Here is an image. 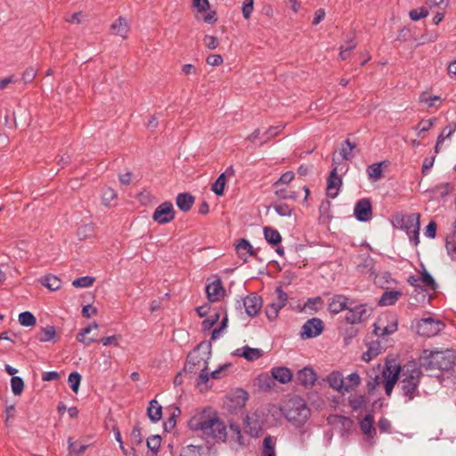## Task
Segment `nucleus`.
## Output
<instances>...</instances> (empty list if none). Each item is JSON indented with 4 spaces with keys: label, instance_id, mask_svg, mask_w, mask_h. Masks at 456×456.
Returning <instances> with one entry per match:
<instances>
[{
    "label": "nucleus",
    "instance_id": "obj_61",
    "mask_svg": "<svg viewBox=\"0 0 456 456\" xmlns=\"http://www.w3.org/2000/svg\"><path fill=\"white\" fill-rule=\"evenodd\" d=\"M131 439L132 444L135 445H140L142 443V436L141 434V428L138 424L135 425L131 432Z\"/></svg>",
    "mask_w": 456,
    "mask_h": 456
},
{
    "label": "nucleus",
    "instance_id": "obj_3",
    "mask_svg": "<svg viewBox=\"0 0 456 456\" xmlns=\"http://www.w3.org/2000/svg\"><path fill=\"white\" fill-rule=\"evenodd\" d=\"M287 420L296 427L303 426L310 415V410L305 400L299 396L290 398L282 409Z\"/></svg>",
    "mask_w": 456,
    "mask_h": 456
},
{
    "label": "nucleus",
    "instance_id": "obj_48",
    "mask_svg": "<svg viewBox=\"0 0 456 456\" xmlns=\"http://www.w3.org/2000/svg\"><path fill=\"white\" fill-rule=\"evenodd\" d=\"M81 379H82V376L77 371H73V372L69 373V378H68L69 386L70 389L76 394L78 392Z\"/></svg>",
    "mask_w": 456,
    "mask_h": 456
},
{
    "label": "nucleus",
    "instance_id": "obj_33",
    "mask_svg": "<svg viewBox=\"0 0 456 456\" xmlns=\"http://www.w3.org/2000/svg\"><path fill=\"white\" fill-rule=\"evenodd\" d=\"M264 236L265 240L272 246H278L282 240L280 232L276 229L269 226L264 228Z\"/></svg>",
    "mask_w": 456,
    "mask_h": 456
},
{
    "label": "nucleus",
    "instance_id": "obj_41",
    "mask_svg": "<svg viewBox=\"0 0 456 456\" xmlns=\"http://www.w3.org/2000/svg\"><path fill=\"white\" fill-rule=\"evenodd\" d=\"M262 456H276L275 443L271 436L264 438Z\"/></svg>",
    "mask_w": 456,
    "mask_h": 456
},
{
    "label": "nucleus",
    "instance_id": "obj_31",
    "mask_svg": "<svg viewBox=\"0 0 456 456\" xmlns=\"http://www.w3.org/2000/svg\"><path fill=\"white\" fill-rule=\"evenodd\" d=\"M402 376H408L411 379L413 378H420L422 376V371L415 361H409L407 363L402 367Z\"/></svg>",
    "mask_w": 456,
    "mask_h": 456
},
{
    "label": "nucleus",
    "instance_id": "obj_11",
    "mask_svg": "<svg viewBox=\"0 0 456 456\" xmlns=\"http://www.w3.org/2000/svg\"><path fill=\"white\" fill-rule=\"evenodd\" d=\"M245 307V311L247 314L250 317L256 316L263 305V299L256 293H251L242 299V301H238V307L241 308V306Z\"/></svg>",
    "mask_w": 456,
    "mask_h": 456
},
{
    "label": "nucleus",
    "instance_id": "obj_28",
    "mask_svg": "<svg viewBox=\"0 0 456 456\" xmlns=\"http://www.w3.org/2000/svg\"><path fill=\"white\" fill-rule=\"evenodd\" d=\"M147 416L151 422L156 423L162 418V406L157 400H151L147 408Z\"/></svg>",
    "mask_w": 456,
    "mask_h": 456
},
{
    "label": "nucleus",
    "instance_id": "obj_43",
    "mask_svg": "<svg viewBox=\"0 0 456 456\" xmlns=\"http://www.w3.org/2000/svg\"><path fill=\"white\" fill-rule=\"evenodd\" d=\"M19 322L24 327H33L37 323V319L32 313L25 311L19 314Z\"/></svg>",
    "mask_w": 456,
    "mask_h": 456
},
{
    "label": "nucleus",
    "instance_id": "obj_36",
    "mask_svg": "<svg viewBox=\"0 0 456 456\" xmlns=\"http://www.w3.org/2000/svg\"><path fill=\"white\" fill-rule=\"evenodd\" d=\"M229 428H230L229 437H230L231 441H234L241 447L245 446V441H244V437L241 434L240 425H238L236 423H230ZM227 436H228V434H227Z\"/></svg>",
    "mask_w": 456,
    "mask_h": 456
},
{
    "label": "nucleus",
    "instance_id": "obj_8",
    "mask_svg": "<svg viewBox=\"0 0 456 456\" xmlns=\"http://www.w3.org/2000/svg\"><path fill=\"white\" fill-rule=\"evenodd\" d=\"M175 217V212L171 201H165L159 205L153 215L152 219L159 224H166L173 221Z\"/></svg>",
    "mask_w": 456,
    "mask_h": 456
},
{
    "label": "nucleus",
    "instance_id": "obj_58",
    "mask_svg": "<svg viewBox=\"0 0 456 456\" xmlns=\"http://www.w3.org/2000/svg\"><path fill=\"white\" fill-rule=\"evenodd\" d=\"M294 172L287 171L283 173L275 183H273V186L277 188L280 184H289L294 179Z\"/></svg>",
    "mask_w": 456,
    "mask_h": 456
},
{
    "label": "nucleus",
    "instance_id": "obj_7",
    "mask_svg": "<svg viewBox=\"0 0 456 456\" xmlns=\"http://www.w3.org/2000/svg\"><path fill=\"white\" fill-rule=\"evenodd\" d=\"M420 378H413L402 376L398 386L400 394L405 398V403L411 402L415 397L419 396V386Z\"/></svg>",
    "mask_w": 456,
    "mask_h": 456
},
{
    "label": "nucleus",
    "instance_id": "obj_1",
    "mask_svg": "<svg viewBox=\"0 0 456 456\" xmlns=\"http://www.w3.org/2000/svg\"><path fill=\"white\" fill-rule=\"evenodd\" d=\"M188 427L193 431H202L206 438L211 437L216 442H225L227 439L226 426L216 412L212 415L205 410L198 412L189 419Z\"/></svg>",
    "mask_w": 456,
    "mask_h": 456
},
{
    "label": "nucleus",
    "instance_id": "obj_39",
    "mask_svg": "<svg viewBox=\"0 0 456 456\" xmlns=\"http://www.w3.org/2000/svg\"><path fill=\"white\" fill-rule=\"evenodd\" d=\"M454 190V185L452 183H443L436 185L430 191L440 198H445L451 191Z\"/></svg>",
    "mask_w": 456,
    "mask_h": 456
},
{
    "label": "nucleus",
    "instance_id": "obj_22",
    "mask_svg": "<svg viewBox=\"0 0 456 456\" xmlns=\"http://www.w3.org/2000/svg\"><path fill=\"white\" fill-rule=\"evenodd\" d=\"M271 374L275 381L281 384H287L291 381L293 373L291 370L285 366H276L272 368Z\"/></svg>",
    "mask_w": 456,
    "mask_h": 456
},
{
    "label": "nucleus",
    "instance_id": "obj_51",
    "mask_svg": "<svg viewBox=\"0 0 456 456\" xmlns=\"http://www.w3.org/2000/svg\"><path fill=\"white\" fill-rule=\"evenodd\" d=\"M11 388L14 395H20L24 389V381L20 377L13 376L11 379Z\"/></svg>",
    "mask_w": 456,
    "mask_h": 456
},
{
    "label": "nucleus",
    "instance_id": "obj_17",
    "mask_svg": "<svg viewBox=\"0 0 456 456\" xmlns=\"http://www.w3.org/2000/svg\"><path fill=\"white\" fill-rule=\"evenodd\" d=\"M381 382L380 364H378L376 368H372L367 372L366 388L368 395H373Z\"/></svg>",
    "mask_w": 456,
    "mask_h": 456
},
{
    "label": "nucleus",
    "instance_id": "obj_38",
    "mask_svg": "<svg viewBox=\"0 0 456 456\" xmlns=\"http://www.w3.org/2000/svg\"><path fill=\"white\" fill-rule=\"evenodd\" d=\"M369 398L366 395H359L354 397H349L348 403L353 411H357L362 408H366Z\"/></svg>",
    "mask_w": 456,
    "mask_h": 456
},
{
    "label": "nucleus",
    "instance_id": "obj_55",
    "mask_svg": "<svg viewBox=\"0 0 456 456\" xmlns=\"http://www.w3.org/2000/svg\"><path fill=\"white\" fill-rule=\"evenodd\" d=\"M436 118H432L429 119H422L418 125L414 127L415 130L419 131V134L425 133L428 131L436 123Z\"/></svg>",
    "mask_w": 456,
    "mask_h": 456
},
{
    "label": "nucleus",
    "instance_id": "obj_20",
    "mask_svg": "<svg viewBox=\"0 0 456 456\" xmlns=\"http://www.w3.org/2000/svg\"><path fill=\"white\" fill-rule=\"evenodd\" d=\"M205 290L207 297L210 302L218 301L224 293V289L220 279L208 284Z\"/></svg>",
    "mask_w": 456,
    "mask_h": 456
},
{
    "label": "nucleus",
    "instance_id": "obj_54",
    "mask_svg": "<svg viewBox=\"0 0 456 456\" xmlns=\"http://www.w3.org/2000/svg\"><path fill=\"white\" fill-rule=\"evenodd\" d=\"M194 360V354H189L186 358V363L184 365V368L183 370V372L187 374H193L196 373V371L200 369L193 362Z\"/></svg>",
    "mask_w": 456,
    "mask_h": 456
},
{
    "label": "nucleus",
    "instance_id": "obj_23",
    "mask_svg": "<svg viewBox=\"0 0 456 456\" xmlns=\"http://www.w3.org/2000/svg\"><path fill=\"white\" fill-rule=\"evenodd\" d=\"M195 202V197L190 192H182L176 196L175 203L177 208L182 212H188L191 210L192 205Z\"/></svg>",
    "mask_w": 456,
    "mask_h": 456
},
{
    "label": "nucleus",
    "instance_id": "obj_57",
    "mask_svg": "<svg viewBox=\"0 0 456 456\" xmlns=\"http://www.w3.org/2000/svg\"><path fill=\"white\" fill-rule=\"evenodd\" d=\"M220 314L218 312L211 315L209 318H206L201 322L202 330L204 332L209 330L218 322Z\"/></svg>",
    "mask_w": 456,
    "mask_h": 456
},
{
    "label": "nucleus",
    "instance_id": "obj_62",
    "mask_svg": "<svg viewBox=\"0 0 456 456\" xmlns=\"http://www.w3.org/2000/svg\"><path fill=\"white\" fill-rule=\"evenodd\" d=\"M203 42H204L206 47H208L210 50H215L216 48H217L218 44H219L218 38L216 37L210 36V35H206L203 38Z\"/></svg>",
    "mask_w": 456,
    "mask_h": 456
},
{
    "label": "nucleus",
    "instance_id": "obj_64",
    "mask_svg": "<svg viewBox=\"0 0 456 456\" xmlns=\"http://www.w3.org/2000/svg\"><path fill=\"white\" fill-rule=\"evenodd\" d=\"M37 76V71L34 68L29 67L22 73L21 79L25 84L31 83Z\"/></svg>",
    "mask_w": 456,
    "mask_h": 456
},
{
    "label": "nucleus",
    "instance_id": "obj_49",
    "mask_svg": "<svg viewBox=\"0 0 456 456\" xmlns=\"http://www.w3.org/2000/svg\"><path fill=\"white\" fill-rule=\"evenodd\" d=\"M284 125H279V126H270L264 134H263V137H264V141L261 142V145H263L264 143L267 142L269 140H271L273 137L278 135L279 134H281V132L283 130L284 128Z\"/></svg>",
    "mask_w": 456,
    "mask_h": 456
},
{
    "label": "nucleus",
    "instance_id": "obj_10",
    "mask_svg": "<svg viewBox=\"0 0 456 456\" xmlns=\"http://www.w3.org/2000/svg\"><path fill=\"white\" fill-rule=\"evenodd\" d=\"M324 330L323 322L317 317L307 320L301 328L300 336L302 338H312L321 335Z\"/></svg>",
    "mask_w": 456,
    "mask_h": 456
},
{
    "label": "nucleus",
    "instance_id": "obj_40",
    "mask_svg": "<svg viewBox=\"0 0 456 456\" xmlns=\"http://www.w3.org/2000/svg\"><path fill=\"white\" fill-rule=\"evenodd\" d=\"M205 450L203 446L189 444L182 448L180 456H204Z\"/></svg>",
    "mask_w": 456,
    "mask_h": 456
},
{
    "label": "nucleus",
    "instance_id": "obj_19",
    "mask_svg": "<svg viewBox=\"0 0 456 456\" xmlns=\"http://www.w3.org/2000/svg\"><path fill=\"white\" fill-rule=\"evenodd\" d=\"M297 384L305 388L312 387L316 381V373L312 367H304L296 375Z\"/></svg>",
    "mask_w": 456,
    "mask_h": 456
},
{
    "label": "nucleus",
    "instance_id": "obj_13",
    "mask_svg": "<svg viewBox=\"0 0 456 456\" xmlns=\"http://www.w3.org/2000/svg\"><path fill=\"white\" fill-rule=\"evenodd\" d=\"M402 371V366L395 363V360H387L385 365H380V376L383 380H392L397 382Z\"/></svg>",
    "mask_w": 456,
    "mask_h": 456
},
{
    "label": "nucleus",
    "instance_id": "obj_4",
    "mask_svg": "<svg viewBox=\"0 0 456 456\" xmlns=\"http://www.w3.org/2000/svg\"><path fill=\"white\" fill-rule=\"evenodd\" d=\"M393 224L395 227L406 232L410 241L412 242L414 246L419 243L420 215L419 213L410 215L397 213L394 216Z\"/></svg>",
    "mask_w": 456,
    "mask_h": 456
},
{
    "label": "nucleus",
    "instance_id": "obj_32",
    "mask_svg": "<svg viewBox=\"0 0 456 456\" xmlns=\"http://www.w3.org/2000/svg\"><path fill=\"white\" fill-rule=\"evenodd\" d=\"M256 381L259 389L265 392L271 391L276 385L272 374H260L258 375Z\"/></svg>",
    "mask_w": 456,
    "mask_h": 456
},
{
    "label": "nucleus",
    "instance_id": "obj_37",
    "mask_svg": "<svg viewBox=\"0 0 456 456\" xmlns=\"http://www.w3.org/2000/svg\"><path fill=\"white\" fill-rule=\"evenodd\" d=\"M55 335V328L53 326L48 325L46 327H42L40 331L36 335V338L40 342H48L53 340Z\"/></svg>",
    "mask_w": 456,
    "mask_h": 456
},
{
    "label": "nucleus",
    "instance_id": "obj_50",
    "mask_svg": "<svg viewBox=\"0 0 456 456\" xmlns=\"http://www.w3.org/2000/svg\"><path fill=\"white\" fill-rule=\"evenodd\" d=\"M356 148V144L352 142L349 139H346L344 142V144L341 149V155L343 159H351L354 157L353 150Z\"/></svg>",
    "mask_w": 456,
    "mask_h": 456
},
{
    "label": "nucleus",
    "instance_id": "obj_2",
    "mask_svg": "<svg viewBox=\"0 0 456 456\" xmlns=\"http://www.w3.org/2000/svg\"><path fill=\"white\" fill-rule=\"evenodd\" d=\"M419 366L427 370H449L453 368L455 355L453 351H432L424 349L419 358Z\"/></svg>",
    "mask_w": 456,
    "mask_h": 456
},
{
    "label": "nucleus",
    "instance_id": "obj_59",
    "mask_svg": "<svg viewBox=\"0 0 456 456\" xmlns=\"http://www.w3.org/2000/svg\"><path fill=\"white\" fill-rule=\"evenodd\" d=\"M347 384H346V387H347L348 391L350 388L357 387L361 383V378L357 372H353L346 377Z\"/></svg>",
    "mask_w": 456,
    "mask_h": 456
},
{
    "label": "nucleus",
    "instance_id": "obj_34",
    "mask_svg": "<svg viewBox=\"0 0 456 456\" xmlns=\"http://www.w3.org/2000/svg\"><path fill=\"white\" fill-rule=\"evenodd\" d=\"M40 283L52 291L59 289L61 286V281L53 274H47L40 278Z\"/></svg>",
    "mask_w": 456,
    "mask_h": 456
},
{
    "label": "nucleus",
    "instance_id": "obj_44",
    "mask_svg": "<svg viewBox=\"0 0 456 456\" xmlns=\"http://www.w3.org/2000/svg\"><path fill=\"white\" fill-rule=\"evenodd\" d=\"M276 213L281 216H290L294 212V208L283 202H275L271 205Z\"/></svg>",
    "mask_w": 456,
    "mask_h": 456
},
{
    "label": "nucleus",
    "instance_id": "obj_12",
    "mask_svg": "<svg viewBox=\"0 0 456 456\" xmlns=\"http://www.w3.org/2000/svg\"><path fill=\"white\" fill-rule=\"evenodd\" d=\"M355 218L360 222H368L372 218L371 201L368 198L359 200L354 209Z\"/></svg>",
    "mask_w": 456,
    "mask_h": 456
},
{
    "label": "nucleus",
    "instance_id": "obj_47",
    "mask_svg": "<svg viewBox=\"0 0 456 456\" xmlns=\"http://www.w3.org/2000/svg\"><path fill=\"white\" fill-rule=\"evenodd\" d=\"M281 308H283V306L276 302H273L267 305L265 308V314L267 319L271 322L274 321L278 317L279 312Z\"/></svg>",
    "mask_w": 456,
    "mask_h": 456
},
{
    "label": "nucleus",
    "instance_id": "obj_5",
    "mask_svg": "<svg viewBox=\"0 0 456 456\" xmlns=\"http://www.w3.org/2000/svg\"><path fill=\"white\" fill-rule=\"evenodd\" d=\"M444 327L445 324L442 321L431 316L422 318L415 324L417 334L427 338L436 336Z\"/></svg>",
    "mask_w": 456,
    "mask_h": 456
},
{
    "label": "nucleus",
    "instance_id": "obj_25",
    "mask_svg": "<svg viewBox=\"0 0 456 456\" xmlns=\"http://www.w3.org/2000/svg\"><path fill=\"white\" fill-rule=\"evenodd\" d=\"M235 354L244 357L248 362H254L261 358L264 352L259 348H252L248 346H245L241 349H237Z\"/></svg>",
    "mask_w": 456,
    "mask_h": 456
},
{
    "label": "nucleus",
    "instance_id": "obj_30",
    "mask_svg": "<svg viewBox=\"0 0 456 456\" xmlns=\"http://www.w3.org/2000/svg\"><path fill=\"white\" fill-rule=\"evenodd\" d=\"M169 411H171L169 418L164 422L163 428L167 433L171 432L176 426V419L181 415V409L177 406H170Z\"/></svg>",
    "mask_w": 456,
    "mask_h": 456
},
{
    "label": "nucleus",
    "instance_id": "obj_56",
    "mask_svg": "<svg viewBox=\"0 0 456 456\" xmlns=\"http://www.w3.org/2000/svg\"><path fill=\"white\" fill-rule=\"evenodd\" d=\"M274 194L281 200H297L298 198L297 191H288L286 189H278L274 191Z\"/></svg>",
    "mask_w": 456,
    "mask_h": 456
},
{
    "label": "nucleus",
    "instance_id": "obj_45",
    "mask_svg": "<svg viewBox=\"0 0 456 456\" xmlns=\"http://www.w3.org/2000/svg\"><path fill=\"white\" fill-rule=\"evenodd\" d=\"M226 185V178L224 174H220L216 182L212 184L211 190L216 196H223Z\"/></svg>",
    "mask_w": 456,
    "mask_h": 456
},
{
    "label": "nucleus",
    "instance_id": "obj_6",
    "mask_svg": "<svg viewBox=\"0 0 456 456\" xmlns=\"http://www.w3.org/2000/svg\"><path fill=\"white\" fill-rule=\"evenodd\" d=\"M354 300L351 299L347 314H346V321L348 323L355 324L368 319L371 314L373 308L369 306L368 304H361L354 305Z\"/></svg>",
    "mask_w": 456,
    "mask_h": 456
},
{
    "label": "nucleus",
    "instance_id": "obj_35",
    "mask_svg": "<svg viewBox=\"0 0 456 456\" xmlns=\"http://www.w3.org/2000/svg\"><path fill=\"white\" fill-rule=\"evenodd\" d=\"M398 322L397 320H394L389 324L385 327H380L377 323L374 324V333L378 337H384L387 335H391L397 330Z\"/></svg>",
    "mask_w": 456,
    "mask_h": 456
},
{
    "label": "nucleus",
    "instance_id": "obj_24",
    "mask_svg": "<svg viewBox=\"0 0 456 456\" xmlns=\"http://www.w3.org/2000/svg\"><path fill=\"white\" fill-rule=\"evenodd\" d=\"M389 165L388 160H383L371 164L367 167L366 173L370 179L373 181H379L383 177V167H387Z\"/></svg>",
    "mask_w": 456,
    "mask_h": 456
},
{
    "label": "nucleus",
    "instance_id": "obj_63",
    "mask_svg": "<svg viewBox=\"0 0 456 456\" xmlns=\"http://www.w3.org/2000/svg\"><path fill=\"white\" fill-rule=\"evenodd\" d=\"M254 9L253 0H244L242 4V14L245 19H248Z\"/></svg>",
    "mask_w": 456,
    "mask_h": 456
},
{
    "label": "nucleus",
    "instance_id": "obj_53",
    "mask_svg": "<svg viewBox=\"0 0 456 456\" xmlns=\"http://www.w3.org/2000/svg\"><path fill=\"white\" fill-rule=\"evenodd\" d=\"M147 447L151 452H159L161 444V436L152 435L147 438Z\"/></svg>",
    "mask_w": 456,
    "mask_h": 456
},
{
    "label": "nucleus",
    "instance_id": "obj_52",
    "mask_svg": "<svg viewBox=\"0 0 456 456\" xmlns=\"http://www.w3.org/2000/svg\"><path fill=\"white\" fill-rule=\"evenodd\" d=\"M94 281L95 279L92 276H83L75 279L72 281V285L75 288H88L94 284Z\"/></svg>",
    "mask_w": 456,
    "mask_h": 456
},
{
    "label": "nucleus",
    "instance_id": "obj_46",
    "mask_svg": "<svg viewBox=\"0 0 456 456\" xmlns=\"http://www.w3.org/2000/svg\"><path fill=\"white\" fill-rule=\"evenodd\" d=\"M420 281L428 289L436 291L437 289V283L436 282L433 276L424 268L420 273Z\"/></svg>",
    "mask_w": 456,
    "mask_h": 456
},
{
    "label": "nucleus",
    "instance_id": "obj_60",
    "mask_svg": "<svg viewBox=\"0 0 456 456\" xmlns=\"http://www.w3.org/2000/svg\"><path fill=\"white\" fill-rule=\"evenodd\" d=\"M409 15L412 20H419L427 17L428 15V11L425 7H421L419 9H412Z\"/></svg>",
    "mask_w": 456,
    "mask_h": 456
},
{
    "label": "nucleus",
    "instance_id": "obj_21",
    "mask_svg": "<svg viewBox=\"0 0 456 456\" xmlns=\"http://www.w3.org/2000/svg\"><path fill=\"white\" fill-rule=\"evenodd\" d=\"M329 386L341 394L348 392L342 374L338 370H333L327 377Z\"/></svg>",
    "mask_w": 456,
    "mask_h": 456
},
{
    "label": "nucleus",
    "instance_id": "obj_16",
    "mask_svg": "<svg viewBox=\"0 0 456 456\" xmlns=\"http://www.w3.org/2000/svg\"><path fill=\"white\" fill-rule=\"evenodd\" d=\"M342 185V178L338 175L337 167H334L327 179V196L335 199L338 194V190Z\"/></svg>",
    "mask_w": 456,
    "mask_h": 456
},
{
    "label": "nucleus",
    "instance_id": "obj_42",
    "mask_svg": "<svg viewBox=\"0 0 456 456\" xmlns=\"http://www.w3.org/2000/svg\"><path fill=\"white\" fill-rule=\"evenodd\" d=\"M87 448V444H81L77 441H73L71 437L68 439V449L70 456L73 454H82L86 452Z\"/></svg>",
    "mask_w": 456,
    "mask_h": 456
},
{
    "label": "nucleus",
    "instance_id": "obj_14",
    "mask_svg": "<svg viewBox=\"0 0 456 456\" xmlns=\"http://www.w3.org/2000/svg\"><path fill=\"white\" fill-rule=\"evenodd\" d=\"M374 415L371 412H368L359 422L362 435L370 444H374L373 439L377 434L376 428H374Z\"/></svg>",
    "mask_w": 456,
    "mask_h": 456
},
{
    "label": "nucleus",
    "instance_id": "obj_29",
    "mask_svg": "<svg viewBox=\"0 0 456 456\" xmlns=\"http://www.w3.org/2000/svg\"><path fill=\"white\" fill-rule=\"evenodd\" d=\"M110 30L112 34L118 35L126 38L127 33L129 32V26L126 20L123 17H119L115 22L111 25Z\"/></svg>",
    "mask_w": 456,
    "mask_h": 456
},
{
    "label": "nucleus",
    "instance_id": "obj_18",
    "mask_svg": "<svg viewBox=\"0 0 456 456\" xmlns=\"http://www.w3.org/2000/svg\"><path fill=\"white\" fill-rule=\"evenodd\" d=\"M235 248L238 256L243 260L244 263L248 262V256H254L258 259L256 250L253 246L246 239H239L235 243Z\"/></svg>",
    "mask_w": 456,
    "mask_h": 456
},
{
    "label": "nucleus",
    "instance_id": "obj_26",
    "mask_svg": "<svg viewBox=\"0 0 456 456\" xmlns=\"http://www.w3.org/2000/svg\"><path fill=\"white\" fill-rule=\"evenodd\" d=\"M244 423L247 428V433L252 437H259L264 431L260 422L253 417L247 416Z\"/></svg>",
    "mask_w": 456,
    "mask_h": 456
},
{
    "label": "nucleus",
    "instance_id": "obj_27",
    "mask_svg": "<svg viewBox=\"0 0 456 456\" xmlns=\"http://www.w3.org/2000/svg\"><path fill=\"white\" fill-rule=\"evenodd\" d=\"M402 295L401 290H387L381 295L378 305L380 306L394 305Z\"/></svg>",
    "mask_w": 456,
    "mask_h": 456
},
{
    "label": "nucleus",
    "instance_id": "obj_9",
    "mask_svg": "<svg viewBox=\"0 0 456 456\" xmlns=\"http://www.w3.org/2000/svg\"><path fill=\"white\" fill-rule=\"evenodd\" d=\"M211 342H200L192 352L190 354H194V360L192 362L200 368H204V370H208V360L211 355Z\"/></svg>",
    "mask_w": 456,
    "mask_h": 456
},
{
    "label": "nucleus",
    "instance_id": "obj_15",
    "mask_svg": "<svg viewBox=\"0 0 456 456\" xmlns=\"http://www.w3.org/2000/svg\"><path fill=\"white\" fill-rule=\"evenodd\" d=\"M350 298L343 294H336L328 301V311L332 314H338L349 307Z\"/></svg>",
    "mask_w": 456,
    "mask_h": 456
}]
</instances>
